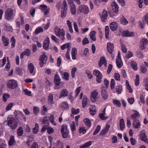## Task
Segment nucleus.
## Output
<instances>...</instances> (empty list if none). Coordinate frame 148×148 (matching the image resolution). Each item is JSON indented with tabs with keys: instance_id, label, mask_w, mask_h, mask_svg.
I'll return each mask as SVG.
<instances>
[{
	"instance_id": "obj_17",
	"label": "nucleus",
	"mask_w": 148,
	"mask_h": 148,
	"mask_svg": "<svg viewBox=\"0 0 148 148\" xmlns=\"http://www.w3.org/2000/svg\"><path fill=\"white\" fill-rule=\"evenodd\" d=\"M91 99H92V100L94 102H95L97 101L98 99V92L96 90H95L91 92Z\"/></svg>"
},
{
	"instance_id": "obj_21",
	"label": "nucleus",
	"mask_w": 148,
	"mask_h": 148,
	"mask_svg": "<svg viewBox=\"0 0 148 148\" xmlns=\"http://www.w3.org/2000/svg\"><path fill=\"white\" fill-rule=\"evenodd\" d=\"M101 95L103 98L105 99L106 100L108 97V95L107 93L106 90L103 88L101 91Z\"/></svg>"
},
{
	"instance_id": "obj_5",
	"label": "nucleus",
	"mask_w": 148,
	"mask_h": 148,
	"mask_svg": "<svg viewBox=\"0 0 148 148\" xmlns=\"http://www.w3.org/2000/svg\"><path fill=\"white\" fill-rule=\"evenodd\" d=\"M7 85L9 88L11 89H14L17 87L18 86L16 81L12 79L9 80Z\"/></svg>"
},
{
	"instance_id": "obj_14",
	"label": "nucleus",
	"mask_w": 148,
	"mask_h": 148,
	"mask_svg": "<svg viewBox=\"0 0 148 148\" xmlns=\"http://www.w3.org/2000/svg\"><path fill=\"white\" fill-rule=\"evenodd\" d=\"M61 79L58 75L56 74L54 78V82L55 84L57 86H59L60 84Z\"/></svg>"
},
{
	"instance_id": "obj_39",
	"label": "nucleus",
	"mask_w": 148,
	"mask_h": 148,
	"mask_svg": "<svg viewBox=\"0 0 148 148\" xmlns=\"http://www.w3.org/2000/svg\"><path fill=\"white\" fill-rule=\"evenodd\" d=\"M122 87L121 85H118L116 88V92L119 94H121L122 92Z\"/></svg>"
},
{
	"instance_id": "obj_51",
	"label": "nucleus",
	"mask_w": 148,
	"mask_h": 148,
	"mask_svg": "<svg viewBox=\"0 0 148 148\" xmlns=\"http://www.w3.org/2000/svg\"><path fill=\"white\" fill-rule=\"evenodd\" d=\"M23 133V130L22 128L20 127L17 130V134L18 136H21L22 135Z\"/></svg>"
},
{
	"instance_id": "obj_41",
	"label": "nucleus",
	"mask_w": 148,
	"mask_h": 148,
	"mask_svg": "<svg viewBox=\"0 0 148 148\" xmlns=\"http://www.w3.org/2000/svg\"><path fill=\"white\" fill-rule=\"evenodd\" d=\"M69 131L67 129V125L66 124H64L62 125L61 129V132Z\"/></svg>"
},
{
	"instance_id": "obj_54",
	"label": "nucleus",
	"mask_w": 148,
	"mask_h": 148,
	"mask_svg": "<svg viewBox=\"0 0 148 148\" xmlns=\"http://www.w3.org/2000/svg\"><path fill=\"white\" fill-rule=\"evenodd\" d=\"M120 21L121 23L123 25H126L128 23L127 19L124 17L121 18Z\"/></svg>"
},
{
	"instance_id": "obj_23",
	"label": "nucleus",
	"mask_w": 148,
	"mask_h": 148,
	"mask_svg": "<svg viewBox=\"0 0 148 148\" xmlns=\"http://www.w3.org/2000/svg\"><path fill=\"white\" fill-rule=\"evenodd\" d=\"M117 23L115 22H111L110 24V27L111 30L112 31H114L117 27Z\"/></svg>"
},
{
	"instance_id": "obj_25",
	"label": "nucleus",
	"mask_w": 148,
	"mask_h": 148,
	"mask_svg": "<svg viewBox=\"0 0 148 148\" xmlns=\"http://www.w3.org/2000/svg\"><path fill=\"white\" fill-rule=\"evenodd\" d=\"M105 63H107L106 60L104 57H101L100 58V61L99 63V66L100 67H101L102 65L104 64Z\"/></svg>"
},
{
	"instance_id": "obj_10",
	"label": "nucleus",
	"mask_w": 148,
	"mask_h": 148,
	"mask_svg": "<svg viewBox=\"0 0 148 148\" xmlns=\"http://www.w3.org/2000/svg\"><path fill=\"white\" fill-rule=\"evenodd\" d=\"M107 47L108 52L110 54H112L114 51V45L113 44L111 43L110 42H109L107 43Z\"/></svg>"
},
{
	"instance_id": "obj_19",
	"label": "nucleus",
	"mask_w": 148,
	"mask_h": 148,
	"mask_svg": "<svg viewBox=\"0 0 148 148\" xmlns=\"http://www.w3.org/2000/svg\"><path fill=\"white\" fill-rule=\"evenodd\" d=\"M61 108L64 110H68L69 108V106L66 101L62 102L60 104Z\"/></svg>"
},
{
	"instance_id": "obj_13",
	"label": "nucleus",
	"mask_w": 148,
	"mask_h": 148,
	"mask_svg": "<svg viewBox=\"0 0 148 148\" xmlns=\"http://www.w3.org/2000/svg\"><path fill=\"white\" fill-rule=\"evenodd\" d=\"M111 6L112 11L116 14H118L119 12V7L116 3L114 2L112 3Z\"/></svg>"
},
{
	"instance_id": "obj_34",
	"label": "nucleus",
	"mask_w": 148,
	"mask_h": 148,
	"mask_svg": "<svg viewBox=\"0 0 148 148\" xmlns=\"http://www.w3.org/2000/svg\"><path fill=\"white\" fill-rule=\"evenodd\" d=\"M15 142L14 137L13 136H11L8 142V145L10 146H12Z\"/></svg>"
},
{
	"instance_id": "obj_57",
	"label": "nucleus",
	"mask_w": 148,
	"mask_h": 148,
	"mask_svg": "<svg viewBox=\"0 0 148 148\" xmlns=\"http://www.w3.org/2000/svg\"><path fill=\"white\" fill-rule=\"evenodd\" d=\"M105 114L102 113H101L99 114V117L102 120H106L108 119V116H105L104 115Z\"/></svg>"
},
{
	"instance_id": "obj_40",
	"label": "nucleus",
	"mask_w": 148,
	"mask_h": 148,
	"mask_svg": "<svg viewBox=\"0 0 148 148\" xmlns=\"http://www.w3.org/2000/svg\"><path fill=\"white\" fill-rule=\"evenodd\" d=\"M90 113V114L93 116L95 114L97 113V111L95 109V107L94 106L89 109Z\"/></svg>"
},
{
	"instance_id": "obj_49",
	"label": "nucleus",
	"mask_w": 148,
	"mask_h": 148,
	"mask_svg": "<svg viewBox=\"0 0 148 148\" xmlns=\"http://www.w3.org/2000/svg\"><path fill=\"white\" fill-rule=\"evenodd\" d=\"M49 120L51 123L54 125L56 126V123L54 122V116L52 114L49 117Z\"/></svg>"
},
{
	"instance_id": "obj_33",
	"label": "nucleus",
	"mask_w": 148,
	"mask_h": 148,
	"mask_svg": "<svg viewBox=\"0 0 148 148\" xmlns=\"http://www.w3.org/2000/svg\"><path fill=\"white\" fill-rule=\"evenodd\" d=\"M39 125L38 123H36L35 125V127L33 128L32 130V132L34 134H37L39 131Z\"/></svg>"
},
{
	"instance_id": "obj_63",
	"label": "nucleus",
	"mask_w": 148,
	"mask_h": 148,
	"mask_svg": "<svg viewBox=\"0 0 148 148\" xmlns=\"http://www.w3.org/2000/svg\"><path fill=\"white\" fill-rule=\"evenodd\" d=\"M120 77V75L119 73H114V78L116 80L119 81H120L121 79Z\"/></svg>"
},
{
	"instance_id": "obj_46",
	"label": "nucleus",
	"mask_w": 148,
	"mask_h": 148,
	"mask_svg": "<svg viewBox=\"0 0 148 148\" xmlns=\"http://www.w3.org/2000/svg\"><path fill=\"white\" fill-rule=\"evenodd\" d=\"M47 108L45 106H43V109L41 110V114L42 115H45L46 114V112H47Z\"/></svg>"
},
{
	"instance_id": "obj_29",
	"label": "nucleus",
	"mask_w": 148,
	"mask_h": 148,
	"mask_svg": "<svg viewBox=\"0 0 148 148\" xmlns=\"http://www.w3.org/2000/svg\"><path fill=\"white\" fill-rule=\"evenodd\" d=\"M87 103V98L86 95L83 96V98L82 101V107L84 108L86 107Z\"/></svg>"
},
{
	"instance_id": "obj_18",
	"label": "nucleus",
	"mask_w": 148,
	"mask_h": 148,
	"mask_svg": "<svg viewBox=\"0 0 148 148\" xmlns=\"http://www.w3.org/2000/svg\"><path fill=\"white\" fill-rule=\"evenodd\" d=\"M2 40L3 42L4 46H7L9 45L10 40L7 37L4 36H2Z\"/></svg>"
},
{
	"instance_id": "obj_22",
	"label": "nucleus",
	"mask_w": 148,
	"mask_h": 148,
	"mask_svg": "<svg viewBox=\"0 0 148 148\" xmlns=\"http://www.w3.org/2000/svg\"><path fill=\"white\" fill-rule=\"evenodd\" d=\"M53 95L51 94H49L48 98V103L49 105H53L54 102L53 101Z\"/></svg>"
},
{
	"instance_id": "obj_20",
	"label": "nucleus",
	"mask_w": 148,
	"mask_h": 148,
	"mask_svg": "<svg viewBox=\"0 0 148 148\" xmlns=\"http://www.w3.org/2000/svg\"><path fill=\"white\" fill-rule=\"evenodd\" d=\"M110 126L109 125H107L106 127L103 129L100 133L101 136H103L107 133L110 129Z\"/></svg>"
},
{
	"instance_id": "obj_59",
	"label": "nucleus",
	"mask_w": 148,
	"mask_h": 148,
	"mask_svg": "<svg viewBox=\"0 0 148 148\" xmlns=\"http://www.w3.org/2000/svg\"><path fill=\"white\" fill-rule=\"evenodd\" d=\"M69 75L68 73L65 72L63 74V77L62 78H64L67 81H68L69 80Z\"/></svg>"
},
{
	"instance_id": "obj_31",
	"label": "nucleus",
	"mask_w": 148,
	"mask_h": 148,
	"mask_svg": "<svg viewBox=\"0 0 148 148\" xmlns=\"http://www.w3.org/2000/svg\"><path fill=\"white\" fill-rule=\"evenodd\" d=\"M125 121L123 119H121L120 121V127L121 130L123 131L125 128Z\"/></svg>"
},
{
	"instance_id": "obj_38",
	"label": "nucleus",
	"mask_w": 148,
	"mask_h": 148,
	"mask_svg": "<svg viewBox=\"0 0 148 148\" xmlns=\"http://www.w3.org/2000/svg\"><path fill=\"white\" fill-rule=\"evenodd\" d=\"M116 63L117 67L119 68H121L123 65L121 59H116Z\"/></svg>"
},
{
	"instance_id": "obj_4",
	"label": "nucleus",
	"mask_w": 148,
	"mask_h": 148,
	"mask_svg": "<svg viewBox=\"0 0 148 148\" xmlns=\"http://www.w3.org/2000/svg\"><path fill=\"white\" fill-rule=\"evenodd\" d=\"M61 8L60 16L62 18H64L66 15L67 10V4L66 0L64 1L62 3Z\"/></svg>"
},
{
	"instance_id": "obj_60",
	"label": "nucleus",
	"mask_w": 148,
	"mask_h": 148,
	"mask_svg": "<svg viewBox=\"0 0 148 148\" xmlns=\"http://www.w3.org/2000/svg\"><path fill=\"white\" fill-rule=\"evenodd\" d=\"M23 92L25 95H28L29 96H32V92L30 91H29L27 89H25L23 90Z\"/></svg>"
},
{
	"instance_id": "obj_37",
	"label": "nucleus",
	"mask_w": 148,
	"mask_h": 148,
	"mask_svg": "<svg viewBox=\"0 0 148 148\" xmlns=\"http://www.w3.org/2000/svg\"><path fill=\"white\" fill-rule=\"evenodd\" d=\"M84 121L85 123V125L87 126L88 127L90 128L91 125V123L90 120L87 118L85 119L84 120Z\"/></svg>"
},
{
	"instance_id": "obj_62",
	"label": "nucleus",
	"mask_w": 148,
	"mask_h": 148,
	"mask_svg": "<svg viewBox=\"0 0 148 148\" xmlns=\"http://www.w3.org/2000/svg\"><path fill=\"white\" fill-rule=\"evenodd\" d=\"M86 130L84 127H82L80 128L79 130V133H82L83 134H84L86 133Z\"/></svg>"
},
{
	"instance_id": "obj_45",
	"label": "nucleus",
	"mask_w": 148,
	"mask_h": 148,
	"mask_svg": "<svg viewBox=\"0 0 148 148\" xmlns=\"http://www.w3.org/2000/svg\"><path fill=\"white\" fill-rule=\"evenodd\" d=\"M10 42L12 43L11 45V48H13L15 46L16 44V40L14 36H12L11 38Z\"/></svg>"
},
{
	"instance_id": "obj_11",
	"label": "nucleus",
	"mask_w": 148,
	"mask_h": 148,
	"mask_svg": "<svg viewBox=\"0 0 148 148\" xmlns=\"http://www.w3.org/2000/svg\"><path fill=\"white\" fill-rule=\"evenodd\" d=\"M49 38H47L43 41V47L45 50H47L49 49Z\"/></svg>"
},
{
	"instance_id": "obj_6",
	"label": "nucleus",
	"mask_w": 148,
	"mask_h": 148,
	"mask_svg": "<svg viewBox=\"0 0 148 148\" xmlns=\"http://www.w3.org/2000/svg\"><path fill=\"white\" fill-rule=\"evenodd\" d=\"M93 74L96 76V81L98 83H100L102 78L103 76L100 71L97 70L95 69L93 71Z\"/></svg>"
},
{
	"instance_id": "obj_16",
	"label": "nucleus",
	"mask_w": 148,
	"mask_h": 148,
	"mask_svg": "<svg viewBox=\"0 0 148 148\" xmlns=\"http://www.w3.org/2000/svg\"><path fill=\"white\" fill-rule=\"evenodd\" d=\"M108 12L106 10L104 9L101 16V20L102 22H105L106 21L108 16Z\"/></svg>"
},
{
	"instance_id": "obj_26",
	"label": "nucleus",
	"mask_w": 148,
	"mask_h": 148,
	"mask_svg": "<svg viewBox=\"0 0 148 148\" xmlns=\"http://www.w3.org/2000/svg\"><path fill=\"white\" fill-rule=\"evenodd\" d=\"M77 50L76 48H73L71 52L72 58L73 60H75L76 59V55L77 54Z\"/></svg>"
},
{
	"instance_id": "obj_50",
	"label": "nucleus",
	"mask_w": 148,
	"mask_h": 148,
	"mask_svg": "<svg viewBox=\"0 0 148 148\" xmlns=\"http://www.w3.org/2000/svg\"><path fill=\"white\" fill-rule=\"evenodd\" d=\"M23 53L25 56H29L30 55L31 51L30 49H26Z\"/></svg>"
},
{
	"instance_id": "obj_30",
	"label": "nucleus",
	"mask_w": 148,
	"mask_h": 148,
	"mask_svg": "<svg viewBox=\"0 0 148 148\" xmlns=\"http://www.w3.org/2000/svg\"><path fill=\"white\" fill-rule=\"evenodd\" d=\"M130 64L132 68L135 71L137 70V64L136 62L132 61L130 62Z\"/></svg>"
},
{
	"instance_id": "obj_44",
	"label": "nucleus",
	"mask_w": 148,
	"mask_h": 148,
	"mask_svg": "<svg viewBox=\"0 0 148 148\" xmlns=\"http://www.w3.org/2000/svg\"><path fill=\"white\" fill-rule=\"evenodd\" d=\"M43 28L40 27H38L36 29L35 31V35L37 34L40 33L42 32H43Z\"/></svg>"
},
{
	"instance_id": "obj_35",
	"label": "nucleus",
	"mask_w": 148,
	"mask_h": 148,
	"mask_svg": "<svg viewBox=\"0 0 148 148\" xmlns=\"http://www.w3.org/2000/svg\"><path fill=\"white\" fill-rule=\"evenodd\" d=\"M28 67L30 73L31 74L34 73V66L33 64L32 63H30L28 65Z\"/></svg>"
},
{
	"instance_id": "obj_27",
	"label": "nucleus",
	"mask_w": 148,
	"mask_h": 148,
	"mask_svg": "<svg viewBox=\"0 0 148 148\" xmlns=\"http://www.w3.org/2000/svg\"><path fill=\"white\" fill-rule=\"evenodd\" d=\"M70 11L73 15H75L76 13V8L75 5L72 4L70 5Z\"/></svg>"
},
{
	"instance_id": "obj_32",
	"label": "nucleus",
	"mask_w": 148,
	"mask_h": 148,
	"mask_svg": "<svg viewBox=\"0 0 148 148\" xmlns=\"http://www.w3.org/2000/svg\"><path fill=\"white\" fill-rule=\"evenodd\" d=\"M96 33V32L95 31H92L90 33V38L92 40L94 41H95L96 40L95 35Z\"/></svg>"
},
{
	"instance_id": "obj_55",
	"label": "nucleus",
	"mask_w": 148,
	"mask_h": 148,
	"mask_svg": "<svg viewBox=\"0 0 148 148\" xmlns=\"http://www.w3.org/2000/svg\"><path fill=\"white\" fill-rule=\"evenodd\" d=\"M34 113L36 115H37L40 111L39 108L36 106H34L33 108Z\"/></svg>"
},
{
	"instance_id": "obj_12",
	"label": "nucleus",
	"mask_w": 148,
	"mask_h": 148,
	"mask_svg": "<svg viewBox=\"0 0 148 148\" xmlns=\"http://www.w3.org/2000/svg\"><path fill=\"white\" fill-rule=\"evenodd\" d=\"M133 127L135 129H138L140 127L141 123L138 119H135L132 123Z\"/></svg>"
},
{
	"instance_id": "obj_47",
	"label": "nucleus",
	"mask_w": 148,
	"mask_h": 148,
	"mask_svg": "<svg viewBox=\"0 0 148 148\" xmlns=\"http://www.w3.org/2000/svg\"><path fill=\"white\" fill-rule=\"evenodd\" d=\"M110 29L109 27L108 26H107L105 27V35L106 38H108V35L109 33Z\"/></svg>"
},
{
	"instance_id": "obj_7",
	"label": "nucleus",
	"mask_w": 148,
	"mask_h": 148,
	"mask_svg": "<svg viewBox=\"0 0 148 148\" xmlns=\"http://www.w3.org/2000/svg\"><path fill=\"white\" fill-rule=\"evenodd\" d=\"M78 10L81 12L85 14H87L89 12V9L88 7L86 5H81L78 8Z\"/></svg>"
},
{
	"instance_id": "obj_9",
	"label": "nucleus",
	"mask_w": 148,
	"mask_h": 148,
	"mask_svg": "<svg viewBox=\"0 0 148 148\" xmlns=\"http://www.w3.org/2000/svg\"><path fill=\"white\" fill-rule=\"evenodd\" d=\"M148 40L147 39L145 38L142 39L140 42V48L142 50L145 49Z\"/></svg>"
},
{
	"instance_id": "obj_36",
	"label": "nucleus",
	"mask_w": 148,
	"mask_h": 148,
	"mask_svg": "<svg viewBox=\"0 0 148 148\" xmlns=\"http://www.w3.org/2000/svg\"><path fill=\"white\" fill-rule=\"evenodd\" d=\"M92 143V141H89L86 142L84 144L81 146L83 148H86L90 147Z\"/></svg>"
},
{
	"instance_id": "obj_53",
	"label": "nucleus",
	"mask_w": 148,
	"mask_h": 148,
	"mask_svg": "<svg viewBox=\"0 0 148 148\" xmlns=\"http://www.w3.org/2000/svg\"><path fill=\"white\" fill-rule=\"evenodd\" d=\"M14 105L13 103L12 102L9 103L6 106V110L7 111H9L12 108Z\"/></svg>"
},
{
	"instance_id": "obj_56",
	"label": "nucleus",
	"mask_w": 148,
	"mask_h": 148,
	"mask_svg": "<svg viewBox=\"0 0 148 148\" xmlns=\"http://www.w3.org/2000/svg\"><path fill=\"white\" fill-rule=\"evenodd\" d=\"M49 117L47 116L44 117L42 120V123L43 124H48L49 123Z\"/></svg>"
},
{
	"instance_id": "obj_8",
	"label": "nucleus",
	"mask_w": 148,
	"mask_h": 148,
	"mask_svg": "<svg viewBox=\"0 0 148 148\" xmlns=\"http://www.w3.org/2000/svg\"><path fill=\"white\" fill-rule=\"evenodd\" d=\"M47 59V56L43 54L40 56L39 59V64L41 67H42L44 64H45L46 63V61Z\"/></svg>"
},
{
	"instance_id": "obj_2",
	"label": "nucleus",
	"mask_w": 148,
	"mask_h": 148,
	"mask_svg": "<svg viewBox=\"0 0 148 148\" xmlns=\"http://www.w3.org/2000/svg\"><path fill=\"white\" fill-rule=\"evenodd\" d=\"M7 123L8 126L12 130H15L18 125L17 122L15 118L13 117H11L8 119Z\"/></svg>"
},
{
	"instance_id": "obj_28",
	"label": "nucleus",
	"mask_w": 148,
	"mask_h": 148,
	"mask_svg": "<svg viewBox=\"0 0 148 148\" xmlns=\"http://www.w3.org/2000/svg\"><path fill=\"white\" fill-rule=\"evenodd\" d=\"M139 116V113L138 111H136V112L135 113L131 115L130 118L134 121L135 119H136V118L137 117Z\"/></svg>"
},
{
	"instance_id": "obj_3",
	"label": "nucleus",
	"mask_w": 148,
	"mask_h": 148,
	"mask_svg": "<svg viewBox=\"0 0 148 148\" xmlns=\"http://www.w3.org/2000/svg\"><path fill=\"white\" fill-rule=\"evenodd\" d=\"M5 18L8 21L13 19L15 14L13 10L11 8H8L5 12Z\"/></svg>"
},
{
	"instance_id": "obj_58",
	"label": "nucleus",
	"mask_w": 148,
	"mask_h": 148,
	"mask_svg": "<svg viewBox=\"0 0 148 148\" xmlns=\"http://www.w3.org/2000/svg\"><path fill=\"white\" fill-rule=\"evenodd\" d=\"M139 75L137 74L136 75V79L135 80V84L136 86H137L139 84Z\"/></svg>"
},
{
	"instance_id": "obj_48",
	"label": "nucleus",
	"mask_w": 148,
	"mask_h": 148,
	"mask_svg": "<svg viewBox=\"0 0 148 148\" xmlns=\"http://www.w3.org/2000/svg\"><path fill=\"white\" fill-rule=\"evenodd\" d=\"M112 103L114 105H116L119 107H120L121 106L120 102L119 100L116 99H113Z\"/></svg>"
},
{
	"instance_id": "obj_64",
	"label": "nucleus",
	"mask_w": 148,
	"mask_h": 148,
	"mask_svg": "<svg viewBox=\"0 0 148 148\" xmlns=\"http://www.w3.org/2000/svg\"><path fill=\"white\" fill-rule=\"evenodd\" d=\"M69 47V45L68 43H66L61 46V48L62 50H64L65 49H68Z\"/></svg>"
},
{
	"instance_id": "obj_61",
	"label": "nucleus",
	"mask_w": 148,
	"mask_h": 148,
	"mask_svg": "<svg viewBox=\"0 0 148 148\" xmlns=\"http://www.w3.org/2000/svg\"><path fill=\"white\" fill-rule=\"evenodd\" d=\"M77 71V68L76 67L73 68L71 71V76L72 78H73L75 77V73Z\"/></svg>"
},
{
	"instance_id": "obj_42",
	"label": "nucleus",
	"mask_w": 148,
	"mask_h": 148,
	"mask_svg": "<svg viewBox=\"0 0 148 148\" xmlns=\"http://www.w3.org/2000/svg\"><path fill=\"white\" fill-rule=\"evenodd\" d=\"M101 130V126L99 125H98L95 131L93 132V135H95L98 134L100 131Z\"/></svg>"
},
{
	"instance_id": "obj_43",
	"label": "nucleus",
	"mask_w": 148,
	"mask_h": 148,
	"mask_svg": "<svg viewBox=\"0 0 148 148\" xmlns=\"http://www.w3.org/2000/svg\"><path fill=\"white\" fill-rule=\"evenodd\" d=\"M10 97V95L8 93H4L3 95V101L5 102L7 101V99Z\"/></svg>"
},
{
	"instance_id": "obj_1",
	"label": "nucleus",
	"mask_w": 148,
	"mask_h": 148,
	"mask_svg": "<svg viewBox=\"0 0 148 148\" xmlns=\"http://www.w3.org/2000/svg\"><path fill=\"white\" fill-rule=\"evenodd\" d=\"M56 36L60 38L61 40L63 41L64 40L65 31L63 29H61L58 26H56L54 28Z\"/></svg>"
},
{
	"instance_id": "obj_15",
	"label": "nucleus",
	"mask_w": 148,
	"mask_h": 148,
	"mask_svg": "<svg viewBox=\"0 0 148 148\" xmlns=\"http://www.w3.org/2000/svg\"><path fill=\"white\" fill-rule=\"evenodd\" d=\"M69 92L66 89H62L60 92L59 98L61 99L62 97H67L68 95Z\"/></svg>"
},
{
	"instance_id": "obj_24",
	"label": "nucleus",
	"mask_w": 148,
	"mask_h": 148,
	"mask_svg": "<svg viewBox=\"0 0 148 148\" xmlns=\"http://www.w3.org/2000/svg\"><path fill=\"white\" fill-rule=\"evenodd\" d=\"M140 139L145 142L146 143H148V140L147 139V136L145 135V134L144 133H142L140 135Z\"/></svg>"
},
{
	"instance_id": "obj_52",
	"label": "nucleus",
	"mask_w": 148,
	"mask_h": 148,
	"mask_svg": "<svg viewBox=\"0 0 148 148\" xmlns=\"http://www.w3.org/2000/svg\"><path fill=\"white\" fill-rule=\"evenodd\" d=\"M71 112L73 114L76 115L79 113V109L78 108L77 109H75L74 108H72L71 109Z\"/></svg>"
}]
</instances>
